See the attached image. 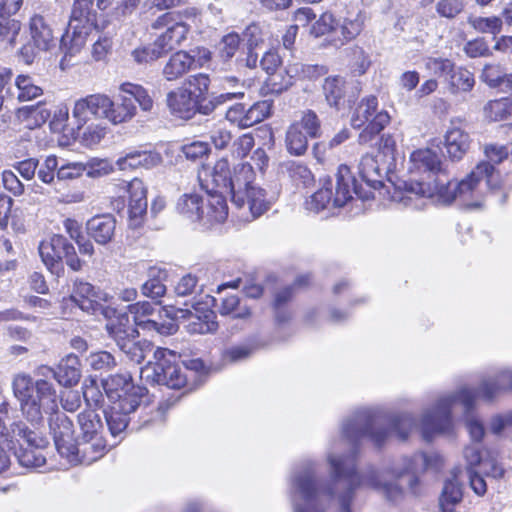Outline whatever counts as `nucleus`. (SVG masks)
I'll use <instances>...</instances> for the list:
<instances>
[{"label": "nucleus", "instance_id": "1", "mask_svg": "<svg viewBox=\"0 0 512 512\" xmlns=\"http://www.w3.org/2000/svg\"><path fill=\"white\" fill-rule=\"evenodd\" d=\"M415 425V419L406 414L390 417L386 425L379 415H359L344 423L342 435L355 450H358L361 441L365 438H368L376 448L380 449L392 434H395L400 441H406ZM353 458L355 459L356 455Z\"/></svg>", "mask_w": 512, "mask_h": 512}, {"label": "nucleus", "instance_id": "2", "mask_svg": "<svg viewBox=\"0 0 512 512\" xmlns=\"http://www.w3.org/2000/svg\"><path fill=\"white\" fill-rule=\"evenodd\" d=\"M12 390L22 415L34 427L43 424L44 414L50 415L58 409L56 389L46 379L33 380L29 374L19 373L13 378Z\"/></svg>", "mask_w": 512, "mask_h": 512}, {"label": "nucleus", "instance_id": "3", "mask_svg": "<svg viewBox=\"0 0 512 512\" xmlns=\"http://www.w3.org/2000/svg\"><path fill=\"white\" fill-rule=\"evenodd\" d=\"M478 392L470 388L460 389L454 396L441 398L435 406L424 414L421 421L422 437L431 441L436 435L450 431L452 427V408L459 402L465 413H471L475 408Z\"/></svg>", "mask_w": 512, "mask_h": 512}, {"label": "nucleus", "instance_id": "4", "mask_svg": "<svg viewBox=\"0 0 512 512\" xmlns=\"http://www.w3.org/2000/svg\"><path fill=\"white\" fill-rule=\"evenodd\" d=\"M378 106L377 96L367 95L361 98L352 112L350 123L354 129L360 130V145L370 144L391 123L389 112L378 110Z\"/></svg>", "mask_w": 512, "mask_h": 512}, {"label": "nucleus", "instance_id": "5", "mask_svg": "<svg viewBox=\"0 0 512 512\" xmlns=\"http://www.w3.org/2000/svg\"><path fill=\"white\" fill-rule=\"evenodd\" d=\"M196 15L194 8L182 11H167L160 14L151 24L154 30L164 31L157 36L153 44L161 47L166 55L180 47L188 38L190 25L184 19Z\"/></svg>", "mask_w": 512, "mask_h": 512}, {"label": "nucleus", "instance_id": "6", "mask_svg": "<svg viewBox=\"0 0 512 512\" xmlns=\"http://www.w3.org/2000/svg\"><path fill=\"white\" fill-rule=\"evenodd\" d=\"M16 448L12 449L19 464L27 468L42 467L46 463L41 449L47 447L48 441L38 427L30 428L22 421L11 423Z\"/></svg>", "mask_w": 512, "mask_h": 512}, {"label": "nucleus", "instance_id": "7", "mask_svg": "<svg viewBox=\"0 0 512 512\" xmlns=\"http://www.w3.org/2000/svg\"><path fill=\"white\" fill-rule=\"evenodd\" d=\"M361 182L359 183L352 174L350 167L341 164L336 173V188L334 196V207H343L353 199V194L362 200L374 198L373 190L381 187L380 180L371 179L364 169H360Z\"/></svg>", "mask_w": 512, "mask_h": 512}, {"label": "nucleus", "instance_id": "8", "mask_svg": "<svg viewBox=\"0 0 512 512\" xmlns=\"http://www.w3.org/2000/svg\"><path fill=\"white\" fill-rule=\"evenodd\" d=\"M155 364L154 373L157 381L172 389L188 388L192 389L190 384L191 377H195V372L187 366L180 365V355L175 351L158 347L154 352Z\"/></svg>", "mask_w": 512, "mask_h": 512}, {"label": "nucleus", "instance_id": "9", "mask_svg": "<svg viewBox=\"0 0 512 512\" xmlns=\"http://www.w3.org/2000/svg\"><path fill=\"white\" fill-rule=\"evenodd\" d=\"M322 134L321 120L312 109L303 111L299 120L293 121L285 133V147L292 156H303L309 147V139Z\"/></svg>", "mask_w": 512, "mask_h": 512}, {"label": "nucleus", "instance_id": "10", "mask_svg": "<svg viewBox=\"0 0 512 512\" xmlns=\"http://www.w3.org/2000/svg\"><path fill=\"white\" fill-rule=\"evenodd\" d=\"M212 60V52L204 46H197L189 51L176 50L162 68V76L168 82L178 81L191 70L200 69Z\"/></svg>", "mask_w": 512, "mask_h": 512}, {"label": "nucleus", "instance_id": "11", "mask_svg": "<svg viewBox=\"0 0 512 512\" xmlns=\"http://www.w3.org/2000/svg\"><path fill=\"white\" fill-rule=\"evenodd\" d=\"M128 322V317L123 315L108 322L106 330L120 350L131 361L140 364L144 361L147 350L151 349V344L146 341H136L134 334H138V332L136 329L129 327Z\"/></svg>", "mask_w": 512, "mask_h": 512}, {"label": "nucleus", "instance_id": "12", "mask_svg": "<svg viewBox=\"0 0 512 512\" xmlns=\"http://www.w3.org/2000/svg\"><path fill=\"white\" fill-rule=\"evenodd\" d=\"M102 386L111 404H123L131 400L148 402V389L135 385L130 373L112 374L102 381Z\"/></svg>", "mask_w": 512, "mask_h": 512}, {"label": "nucleus", "instance_id": "13", "mask_svg": "<svg viewBox=\"0 0 512 512\" xmlns=\"http://www.w3.org/2000/svg\"><path fill=\"white\" fill-rule=\"evenodd\" d=\"M482 179L486 180L492 190L501 187L500 173L495 166L489 162H480L464 179L456 183L458 199L468 206H477L471 200Z\"/></svg>", "mask_w": 512, "mask_h": 512}, {"label": "nucleus", "instance_id": "14", "mask_svg": "<svg viewBox=\"0 0 512 512\" xmlns=\"http://www.w3.org/2000/svg\"><path fill=\"white\" fill-rule=\"evenodd\" d=\"M111 298L105 291L83 280H76L74 282L70 295L72 302L82 311L92 315L100 313L105 316L107 315V307L105 305L110 302Z\"/></svg>", "mask_w": 512, "mask_h": 512}, {"label": "nucleus", "instance_id": "15", "mask_svg": "<svg viewBox=\"0 0 512 512\" xmlns=\"http://www.w3.org/2000/svg\"><path fill=\"white\" fill-rule=\"evenodd\" d=\"M273 101L261 100L246 107L243 103H235L230 106L225 114V118L239 128H249L262 122L271 116Z\"/></svg>", "mask_w": 512, "mask_h": 512}, {"label": "nucleus", "instance_id": "16", "mask_svg": "<svg viewBox=\"0 0 512 512\" xmlns=\"http://www.w3.org/2000/svg\"><path fill=\"white\" fill-rule=\"evenodd\" d=\"M28 30L31 42L41 52H47L55 48L58 40L61 47H66L65 34H62L59 38L53 23L40 13H34L30 17Z\"/></svg>", "mask_w": 512, "mask_h": 512}, {"label": "nucleus", "instance_id": "17", "mask_svg": "<svg viewBox=\"0 0 512 512\" xmlns=\"http://www.w3.org/2000/svg\"><path fill=\"white\" fill-rule=\"evenodd\" d=\"M119 190L128 194V216L130 225L139 227L147 212V188L140 178L131 181H122L118 184Z\"/></svg>", "mask_w": 512, "mask_h": 512}, {"label": "nucleus", "instance_id": "18", "mask_svg": "<svg viewBox=\"0 0 512 512\" xmlns=\"http://www.w3.org/2000/svg\"><path fill=\"white\" fill-rule=\"evenodd\" d=\"M112 106L113 100L108 95L90 94L75 102L72 115L79 125H84L91 119H106L107 111Z\"/></svg>", "mask_w": 512, "mask_h": 512}, {"label": "nucleus", "instance_id": "19", "mask_svg": "<svg viewBox=\"0 0 512 512\" xmlns=\"http://www.w3.org/2000/svg\"><path fill=\"white\" fill-rule=\"evenodd\" d=\"M49 429L58 453L64 458L71 457V449L76 440L74 425L70 418L66 414L59 412L58 408L56 412L50 414Z\"/></svg>", "mask_w": 512, "mask_h": 512}, {"label": "nucleus", "instance_id": "20", "mask_svg": "<svg viewBox=\"0 0 512 512\" xmlns=\"http://www.w3.org/2000/svg\"><path fill=\"white\" fill-rule=\"evenodd\" d=\"M166 102L171 114L182 119H191L197 113L208 115L215 109L211 101L199 106L183 87L168 92Z\"/></svg>", "mask_w": 512, "mask_h": 512}, {"label": "nucleus", "instance_id": "21", "mask_svg": "<svg viewBox=\"0 0 512 512\" xmlns=\"http://www.w3.org/2000/svg\"><path fill=\"white\" fill-rule=\"evenodd\" d=\"M464 126V118H453L444 135V147L447 156L452 161L461 160L470 149L471 138L469 133L465 131Z\"/></svg>", "mask_w": 512, "mask_h": 512}, {"label": "nucleus", "instance_id": "22", "mask_svg": "<svg viewBox=\"0 0 512 512\" xmlns=\"http://www.w3.org/2000/svg\"><path fill=\"white\" fill-rule=\"evenodd\" d=\"M67 238L62 234H53L38 245L39 255L45 267L57 276L64 273L63 254Z\"/></svg>", "mask_w": 512, "mask_h": 512}, {"label": "nucleus", "instance_id": "23", "mask_svg": "<svg viewBox=\"0 0 512 512\" xmlns=\"http://www.w3.org/2000/svg\"><path fill=\"white\" fill-rule=\"evenodd\" d=\"M96 0H73L69 17V25L76 23L74 29L91 27L97 31H103L109 20L101 19L94 8Z\"/></svg>", "mask_w": 512, "mask_h": 512}, {"label": "nucleus", "instance_id": "24", "mask_svg": "<svg viewBox=\"0 0 512 512\" xmlns=\"http://www.w3.org/2000/svg\"><path fill=\"white\" fill-rule=\"evenodd\" d=\"M71 450V457H66L69 462L90 465L101 459L108 452V447L102 436H94L76 441Z\"/></svg>", "mask_w": 512, "mask_h": 512}, {"label": "nucleus", "instance_id": "25", "mask_svg": "<svg viewBox=\"0 0 512 512\" xmlns=\"http://www.w3.org/2000/svg\"><path fill=\"white\" fill-rule=\"evenodd\" d=\"M455 185L456 183L450 180L445 172V175L436 176L433 183L416 182V188L411 187V190L423 197L436 196L442 203L451 204L458 199Z\"/></svg>", "mask_w": 512, "mask_h": 512}, {"label": "nucleus", "instance_id": "26", "mask_svg": "<svg viewBox=\"0 0 512 512\" xmlns=\"http://www.w3.org/2000/svg\"><path fill=\"white\" fill-rule=\"evenodd\" d=\"M162 156L154 150L134 149L116 160V166L120 171H132L136 169H151L162 162Z\"/></svg>", "mask_w": 512, "mask_h": 512}, {"label": "nucleus", "instance_id": "27", "mask_svg": "<svg viewBox=\"0 0 512 512\" xmlns=\"http://www.w3.org/2000/svg\"><path fill=\"white\" fill-rule=\"evenodd\" d=\"M330 464L333 468L335 480L344 479L348 486L347 496L342 497L341 509L339 512H352L351 501L354 490L360 485L361 477L358 474L356 467L345 468V460L343 458H330Z\"/></svg>", "mask_w": 512, "mask_h": 512}, {"label": "nucleus", "instance_id": "28", "mask_svg": "<svg viewBox=\"0 0 512 512\" xmlns=\"http://www.w3.org/2000/svg\"><path fill=\"white\" fill-rule=\"evenodd\" d=\"M232 172L230 168V163L226 157H222L218 159L211 171L212 181L208 183L206 179L203 178L209 174V169L203 167L202 171L198 174V179L200 182V186L205 191L210 190H224L227 191L228 186H231V177Z\"/></svg>", "mask_w": 512, "mask_h": 512}, {"label": "nucleus", "instance_id": "29", "mask_svg": "<svg viewBox=\"0 0 512 512\" xmlns=\"http://www.w3.org/2000/svg\"><path fill=\"white\" fill-rule=\"evenodd\" d=\"M410 171L419 174L428 173L435 177L445 175L440 156L430 148H419L411 153Z\"/></svg>", "mask_w": 512, "mask_h": 512}, {"label": "nucleus", "instance_id": "30", "mask_svg": "<svg viewBox=\"0 0 512 512\" xmlns=\"http://www.w3.org/2000/svg\"><path fill=\"white\" fill-rule=\"evenodd\" d=\"M255 181L253 166L249 163L236 165L232 172L231 186H228L226 193L230 194L232 202H243L244 192L252 188Z\"/></svg>", "mask_w": 512, "mask_h": 512}, {"label": "nucleus", "instance_id": "31", "mask_svg": "<svg viewBox=\"0 0 512 512\" xmlns=\"http://www.w3.org/2000/svg\"><path fill=\"white\" fill-rule=\"evenodd\" d=\"M295 485L305 504L295 506V512H324L316 505L318 483L311 472H305L297 476Z\"/></svg>", "mask_w": 512, "mask_h": 512}, {"label": "nucleus", "instance_id": "32", "mask_svg": "<svg viewBox=\"0 0 512 512\" xmlns=\"http://www.w3.org/2000/svg\"><path fill=\"white\" fill-rule=\"evenodd\" d=\"M142 403L124 402L123 404H111L105 411V418L108 429L113 436H117L123 432L129 423V414L133 413Z\"/></svg>", "mask_w": 512, "mask_h": 512}, {"label": "nucleus", "instance_id": "33", "mask_svg": "<svg viewBox=\"0 0 512 512\" xmlns=\"http://www.w3.org/2000/svg\"><path fill=\"white\" fill-rule=\"evenodd\" d=\"M295 287L285 285L273 294L271 307L274 313L275 322L278 325H284L289 323L293 318V310L291 308V303L293 302L295 296Z\"/></svg>", "mask_w": 512, "mask_h": 512}, {"label": "nucleus", "instance_id": "34", "mask_svg": "<svg viewBox=\"0 0 512 512\" xmlns=\"http://www.w3.org/2000/svg\"><path fill=\"white\" fill-rule=\"evenodd\" d=\"M297 68L294 66L281 67L265 78L262 90L265 94L280 95L295 83Z\"/></svg>", "mask_w": 512, "mask_h": 512}, {"label": "nucleus", "instance_id": "35", "mask_svg": "<svg viewBox=\"0 0 512 512\" xmlns=\"http://www.w3.org/2000/svg\"><path fill=\"white\" fill-rule=\"evenodd\" d=\"M53 376L64 387L76 386L81 378V363L78 356L70 353L63 357L54 370Z\"/></svg>", "mask_w": 512, "mask_h": 512}, {"label": "nucleus", "instance_id": "36", "mask_svg": "<svg viewBox=\"0 0 512 512\" xmlns=\"http://www.w3.org/2000/svg\"><path fill=\"white\" fill-rule=\"evenodd\" d=\"M365 21L366 16L362 11H358L355 14H349L342 20L339 19V36L337 38H333L332 42L343 46L355 40L364 31Z\"/></svg>", "mask_w": 512, "mask_h": 512}, {"label": "nucleus", "instance_id": "37", "mask_svg": "<svg viewBox=\"0 0 512 512\" xmlns=\"http://www.w3.org/2000/svg\"><path fill=\"white\" fill-rule=\"evenodd\" d=\"M116 219L111 214L96 215L87 222V231L96 243H109L115 233Z\"/></svg>", "mask_w": 512, "mask_h": 512}, {"label": "nucleus", "instance_id": "38", "mask_svg": "<svg viewBox=\"0 0 512 512\" xmlns=\"http://www.w3.org/2000/svg\"><path fill=\"white\" fill-rule=\"evenodd\" d=\"M463 499L462 484L459 481L458 474L453 472L450 479L444 482L442 492L439 497V506L442 512H454L456 506Z\"/></svg>", "mask_w": 512, "mask_h": 512}, {"label": "nucleus", "instance_id": "39", "mask_svg": "<svg viewBox=\"0 0 512 512\" xmlns=\"http://www.w3.org/2000/svg\"><path fill=\"white\" fill-rule=\"evenodd\" d=\"M322 92L327 104L339 111L344 105L346 91L345 80L340 75H331L324 79Z\"/></svg>", "mask_w": 512, "mask_h": 512}, {"label": "nucleus", "instance_id": "40", "mask_svg": "<svg viewBox=\"0 0 512 512\" xmlns=\"http://www.w3.org/2000/svg\"><path fill=\"white\" fill-rule=\"evenodd\" d=\"M211 85L210 76L206 73H196L187 77L183 89L196 101L199 106H206Z\"/></svg>", "mask_w": 512, "mask_h": 512}, {"label": "nucleus", "instance_id": "41", "mask_svg": "<svg viewBox=\"0 0 512 512\" xmlns=\"http://www.w3.org/2000/svg\"><path fill=\"white\" fill-rule=\"evenodd\" d=\"M195 315L190 317L187 324V331L191 334H207L217 331L219 325L216 320L217 316L212 309H200L195 307Z\"/></svg>", "mask_w": 512, "mask_h": 512}, {"label": "nucleus", "instance_id": "42", "mask_svg": "<svg viewBox=\"0 0 512 512\" xmlns=\"http://www.w3.org/2000/svg\"><path fill=\"white\" fill-rule=\"evenodd\" d=\"M176 210L191 222H200L205 216L203 198L196 193L183 194L177 201Z\"/></svg>", "mask_w": 512, "mask_h": 512}, {"label": "nucleus", "instance_id": "43", "mask_svg": "<svg viewBox=\"0 0 512 512\" xmlns=\"http://www.w3.org/2000/svg\"><path fill=\"white\" fill-rule=\"evenodd\" d=\"M147 280L141 287V292L145 297L159 299L166 293L165 281L168 274L166 269L152 266L148 269Z\"/></svg>", "mask_w": 512, "mask_h": 512}, {"label": "nucleus", "instance_id": "44", "mask_svg": "<svg viewBox=\"0 0 512 512\" xmlns=\"http://www.w3.org/2000/svg\"><path fill=\"white\" fill-rule=\"evenodd\" d=\"M330 205L334 207L333 183L330 177L323 179L321 187L306 201L305 208L313 213H319Z\"/></svg>", "mask_w": 512, "mask_h": 512}, {"label": "nucleus", "instance_id": "45", "mask_svg": "<svg viewBox=\"0 0 512 512\" xmlns=\"http://www.w3.org/2000/svg\"><path fill=\"white\" fill-rule=\"evenodd\" d=\"M208 193V202L205 216L210 224L221 223L227 219L228 206L224 190H210Z\"/></svg>", "mask_w": 512, "mask_h": 512}, {"label": "nucleus", "instance_id": "46", "mask_svg": "<svg viewBox=\"0 0 512 512\" xmlns=\"http://www.w3.org/2000/svg\"><path fill=\"white\" fill-rule=\"evenodd\" d=\"M238 208H242L245 205L248 206V209L253 216V218H257L264 214L270 207V203L266 198V192L264 189L253 186L244 192L243 202H233Z\"/></svg>", "mask_w": 512, "mask_h": 512}, {"label": "nucleus", "instance_id": "47", "mask_svg": "<svg viewBox=\"0 0 512 512\" xmlns=\"http://www.w3.org/2000/svg\"><path fill=\"white\" fill-rule=\"evenodd\" d=\"M483 116L490 123L510 119L512 117V97L505 96L489 100L483 107Z\"/></svg>", "mask_w": 512, "mask_h": 512}, {"label": "nucleus", "instance_id": "48", "mask_svg": "<svg viewBox=\"0 0 512 512\" xmlns=\"http://www.w3.org/2000/svg\"><path fill=\"white\" fill-rule=\"evenodd\" d=\"M339 27V18L330 10L322 12L311 24L309 34L314 38L331 37L336 34Z\"/></svg>", "mask_w": 512, "mask_h": 512}, {"label": "nucleus", "instance_id": "49", "mask_svg": "<svg viewBox=\"0 0 512 512\" xmlns=\"http://www.w3.org/2000/svg\"><path fill=\"white\" fill-rule=\"evenodd\" d=\"M418 460L422 462L421 472H425L429 468H439L443 463V460L439 455H428L425 452L417 453L410 459L407 469H410L413 475L409 481V489L414 494L417 493L420 485V480L416 475L417 470L413 467V464Z\"/></svg>", "mask_w": 512, "mask_h": 512}, {"label": "nucleus", "instance_id": "50", "mask_svg": "<svg viewBox=\"0 0 512 512\" xmlns=\"http://www.w3.org/2000/svg\"><path fill=\"white\" fill-rule=\"evenodd\" d=\"M348 74L351 77H360L367 73L372 61L369 54L359 46L350 48L348 54Z\"/></svg>", "mask_w": 512, "mask_h": 512}, {"label": "nucleus", "instance_id": "51", "mask_svg": "<svg viewBox=\"0 0 512 512\" xmlns=\"http://www.w3.org/2000/svg\"><path fill=\"white\" fill-rule=\"evenodd\" d=\"M137 113V108L134 105L131 97L122 95L119 103H114L109 111H107L106 119L113 124H122L130 121Z\"/></svg>", "mask_w": 512, "mask_h": 512}, {"label": "nucleus", "instance_id": "52", "mask_svg": "<svg viewBox=\"0 0 512 512\" xmlns=\"http://www.w3.org/2000/svg\"><path fill=\"white\" fill-rule=\"evenodd\" d=\"M16 448L14 432L11 425L7 427L5 421L0 417V473L5 472L11 465L10 450Z\"/></svg>", "mask_w": 512, "mask_h": 512}, {"label": "nucleus", "instance_id": "53", "mask_svg": "<svg viewBox=\"0 0 512 512\" xmlns=\"http://www.w3.org/2000/svg\"><path fill=\"white\" fill-rule=\"evenodd\" d=\"M15 86L18 90L17 99L20 102L32 101L43 95L44 90L37 85L29 74H19L15 78Z\"/></svg>", "mask_w": 512, "mask_h": 512}, {"label": "nucleus", "instance_id": "54", "mask_svg": "<svg viewBox=\"0 0 512 512\" xmlns=\"http://www.w3.org/2000/svg\"><path fill=\"white\" fill-rule=\"evenodd\" d=\"M221 316H230L232 319H249L252 316V310L247 305H241V300L236 295L225 297L218 309Z\"/></svg>", "mask_w": 512, "mask_h": 512}, {"label": "nucleus", "instance_id": "55", "mask_svg": "<svg viewBox=\"0 0 512 512\" xmlns=\"http://www.w3.org/2000/svg\"><path fill=\"white\" fill-rule=\"evenodd\" d=\"M120 91L127 94L138 103L140 109L144 112H150L154 106V100L149 91L140 84L124 82L120 85Z\"/></svg>", "mask_w": 512, "mask_h": 512}, {"label": "nucleus", "instance_id": "56", "mask_svg": "<svg viewBox=\"0 0 512 512\" xmlns=\"http://www.w3.org/2000/svg\"><path fill=\"white\" fill-rule=\"evenodd\" d=\"M77 418L82 431L81 438L101 436L99 432L103 428V424L95 409H85L78 414Z\"/></svg>", "mask_w": 512, "mask_h": 512}, {"label": "nucleus", "instance_id": "57", "mask_svg": "<svg viewBox=\"0 0 512 512\" xmlns=\"http://www.w3.org/2000/svg\"><path fill=\"white\" fill-rule=\"evenodd\" d=\"M128 311L132 315L134 324L138 328L147 331L148 328L153 327L154 320L150 319V316L154 312V307L150 302L141 301L130 304Z\"/></svg>", "mask_w": 512, "mask_h": 512}, {"label": "nucleus", "instance_id": "58", "mask_svg": "<svg viewBox=\"0 0 512 512\" xmlns=\"http://www.w3.org/2000/svg\"><path fill=\"white\" fill-rule=\"evenodd\" d=\"M15 15L0 11V38L12 45L16 42L22 26Z\"/></svg>", "mask_w": 512, "mask_h": 512}, {"label": "nucleus", "instance_id": "59", "mask_svg": "<svg viewBox=\"0 0 512 512\" xmlns=\"http://www.w3.org/2000/svg\"><path fill=\"white\" fill-rule=\"evenodd\" d=\"M56 200L61 204H76L86 200V193L81 188L66 183H56Z\"/></svg>", "mask_w": 512, "mask_h": 512}, {"label": "nucleus", "instance_id": "60", "mask_svg": "<svg viewBox=\"0 0 512 512\" xmlns=\"http://www.w3.org/2000/svg\"><path fill=\"white\" fill-rule=\"evenodd\" d=\"M469 24L479 33L498 35L503 28V20L499 16L472 17Z\"/></svg>", "mask_w": 512, "mask_h": 512}, {"label": "nucleus", "instance_id": "61", "mask_svg": "<svg viewBox=\"0 0 512 512\" xmlns=\"http://www.w3.org/2000/svg\"><path fill=\"white\" fill-rule=\"evenodd\" d=\"M45 101H38L34 105L23 106L17 110V117L23 120L35 119L38 125L45 123L51 116Z\"/></svg>", "mask_w": 512, "mask_h": 512}, {"label": "nucleus", "instance_id": "62", "mask_svg": "<svg viewBox=\"0 0 512 512\" xmlns=\"http://www.w3.org/2000/svg\"><path fill=\"white\" fill-rule=\"evenodd\" d=\"M287 174L289 178L296 184H301L304 187L312 186L315 183V177L307 165L301 162H291L287 166Z\"/></svg>", "mask_w": 512, "mask_h": 512}, {"label": "nucleus", "instance_id": "63", "mask_svg": "<svg viewBox=\"0 0 512 512\" xmlns=\"http://www.w3.org/2000/svg\"><path fill=\"white\" fill-rule=\"evenodd\" d=\"M448 80L450 86L456 91L469 92L475 84L473 73L463 67L454 68Z\"/></svg>", "mask_w": 512, "mask_h": 512}, {"label": "nucleus", "instance_id": "64", "mask_svg": "<svg viewBox=\"0 0 512 512\" xmlns=\"http://www.w3.org/2000/svg\"><path fill=\"white\" fill-rule=\"evenodd\" d=\"M241 44V37L237 32H230L224 35L219 43V57L221 60L230 61L238 52Z\"/></svg>", "mask_w": 512, "mask_h": 512}]
</instances>
